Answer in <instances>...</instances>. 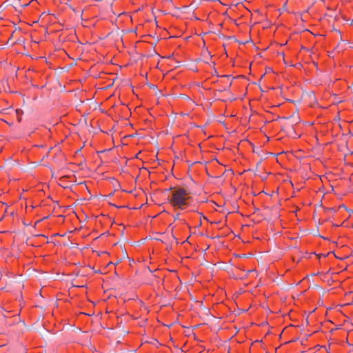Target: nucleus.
I'll use <instances>...</instances> for the list:
<instances>
[{"instance_id":"obj_1","label":"nucleus","mask_w":353,"mask_h":353,"mask_svg":"<svg viewBox=\"0 0 353 353\" xmlns=\"http://www.w3.org/2000/svg\"><path fill=\"white\" fill-rule=\"evenodd\" d=\"M168 190V202L174 209L186 210L193 201L192 193L190 188L183 184L170 187Z\"/></svg>"},{"instance_id":"obj_4","label":"nucleus","mask_w":353,"mask_h":353,"mask_svg":"<svg viewBox=\"0 0 353 353\" xmlns=\"http://www.w3.org/2000/svg\"><path fill=\"white\" fill-rule=\"evenodd\" d=\"M179 215H180V214H177L176 215V216L174 217V220H175V221H176V220H179V221L182 224H184V225H187V227H188L189 229H190V228H190V226L187 223V222H186V221H185V219H179Z\"/></svg>"},{"instance_id":"obj_3","label":"nucleus","mask_w":353,"mask_h":353,"mask_svg":"<svg viewBox=\"0 0 353 353\" xmlns=\"http://www.w3.org/2000/svg\"><path fill=\"white\" fill-rule=\"evenodd\" d=\"M14 113L15 116L17 117V119L18 122H21V119H22L23 111L20 109H17L14 111Z\"/></svg>"},{"instance_id":"obj_5","label":"nucleus","mask_w":353,"mask_h":353,"mask_svg":"<svg viewBox=\"0 0 353 353\" xmlns=\"http://www.w3.org/2000/svg\"><path fill=\"white\" fill-rule=\"evenodd\" d=\"M68 177H69L68 176H61V177L59 179V180H60L61 181H63V179H67V178H68Z\"/></svg>"},{"instance_id":"obj_2","label":"nucleus","mask_w":353,"mask_h":353,"mask_svg":"<svg viewBox=\"0 0 353 353\" xmlns=\"http://www.w3.org/2000/svg\"><path fill=\"white\" fill-rule=\"evenodd\" d=\"M50 129H48L47 128H37L36 130L29 132L28 136L30 138H32L34 139H40L42 141L41 143L34 144L33 147L45 148L48 150V148H50V147H48L45 143V141L46 139L50 138Z\"/></svg>"},{"instance_id":"obj_7","label":"nucleus","mask_w":353,"mask_h":353,"mask_svg":"<svg viewBox=\"0 0 353 353\" xmlns=\"http://www.w3.org/2000/svg\"><path fill=\"white\" fill-rule=\"evenodd\" d=\"M222 78H223V79H227L228 81L229 80V77H227V76H223Z\"/></svg>"},{"instance_id":"obj_6","label":"nucleus","mask_w":353,"mask_h":353,"mask_svg":"<svg viewBox=\"0 0 353 353\" xmlns=\"http://www.w3.org/2000/svg\"><path fill=\"white\" fill-rule=\"evenodd\" d=\"M1 120H2V121H5V122H6V123H8L10 126H11V125L13 124V123H12V122H11V123H10V122H8V121H5V120H4V119H1Z\"/></svg>"}]
</instances>
